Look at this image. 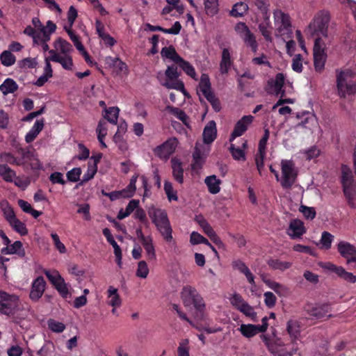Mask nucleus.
Instances as JSON below:
<instances>
[{
	"instance_id": "1",
	"label": "nucleus",
	"mask_w": 356,
	"mask_h": 356,
	"mask_svg": "<svg viewBox=\"0 0 356 356\" xmlns=\"http://www.w3.org/2000/svg\"><path fill=\"white\" fill-rule=\"evenodd\" d=\"M148 215L163 239L166 242H170L173 238L172 229L167 212L152 206L148 210Z\"/></svg>"
},
{
	"instance_id": "2",
	"label": "nucleus",
	"mask_w": 356,
	"mask_h": 356,
	"mask_svg": "<svg viewBox=\"0 0 356 356\" xmlns=\"http://www.w3.org/2000/svg\"><path fill=\"white\" fill-rule=\"evenodd\" d=\"M181 298L185 307L193 306L195 308L197 312V318L200 320L204 319L205 303L195 287L191 285L184 286L181 292Z\"/></svg>"
},
{
	"instance_id": "3",
	"label": "nucleus",
	"mask_w": 356,
	"mask_h": 356,
	"mask_svg": "<svg viewBox=\"0 0 356 356\" xmlns=\"http://www.w3.org/2000/svg\"><path fill=\"white\" fill-rule=\"evenodd\" d=\"M353 77V73L349 69L336 70L337 93L340 97L356 93V81L352 80Z\"/></svg>"
},
{
	"instance_id": "4",
	"label": "nucleus",
	"mask_w": 356,
	"mask_h": 356,
	"mask_svg": "<svg viewBox=\"0 0 356 356\" xmlns=\"http://www.w3.org/2000/svg\"><path fill=\"white\" fill-rule=\"evenodd\" d=\"M330 20V16L327 11H319L309 24V33L315 38H327Z\"/></svg>"
},
{
	"instance_id": "5",
	"label": "nucleus",
	"mask_w": 356,
	"mask_h": 356,
	"mask_svg": "<svg viewBox=\"0 0 356 356\" xmlns=\"http://www.w3.org/2000/svg\"><path fill=\"white\" fill-rule=\"evenodd\" d=\"M313 56L314 69L316 72L321 73L327 60L326 44L323 38L318 37L314 39Z\"/></svg>"
},
{
	"instance_id": "6",
	"label": "nucleus",
	"mask_w": 356,
	"mask_h": 356,
	"mask_svg": "<svg viewBox=\"0 0 356 356\" xmlns=\"http://www.w3.org/2000/svg\"><path fill=\"white\" fill-rule=\"evenodd\" d=\"M199 88L207 100L211 104L213 109L216 112H219L221 109L220 102L211 90L210 79L207 74H202L199 83Z\"/></svg>"
},
{
	"instance_id": "7",
	"label": "nucleus",
	"mask_w": 356,
	"mask_h": 356,
	"mask_svg": "<svg viewBox=\"0 0 356 356\" xmlns=\"http://www.w3.org/2000/svg\"><path fill=\"white\" fill-rule=\"evenodd\" d=\"M282 178L280 181L282 188L289 189L294 184L297 173L294 169L293 161L282 160L281 162Z\"/></svg>"
},
{
	"instance_id": "8",
	"label": "nucleus",
	"mask_w": 356,
	"mask_h": 356,
	"mask_svg": "<svg viewBox=\"0 0 356 356\" xmlns=\"http://www.w3.org/2000/svg\"><path fill=\"white\" fill-rule=\"evenodd\" d=\"M18 305V298L0 291V314L12 315Z\"/></svg>"
},
{
	"instance_id": "9",
	"label": "nucleus",
	"mask_w": 356,
	"mask_h": 356,
	"mask_svg": "<svg viewBox=\"0 0 356 356\" xmlns=\"http://www.w3.org/2000/svg\"><path fill=\"white\" fill-rule=\"evenodd\" d=\"M306 312L312 317L316 319L323 317H331L332 315L329 314L332 311L331 305L328 302L317 303V304H308L305 307Z\"/></svg>"
},
{
	"instance_id": "10",
	"label": "nucleus",
	"mask_w": 356,
	"mask_h": 356,
	"mask_svg": "<svg viewBox=\"0 0 356 356\" xmlns=\"http://www.w3.org/2000/svg\"><path fill=\"white\" fill-rule=\"evenodd\" d=\"M285 77L283 73H277L275 79L268 81L266 91L268 94H275L276 96L280 95L281 98L285 95V90H283Z\"/></svg>"
},
{
	"instance_id": "11",
	"label": "nucleus",
	"mask_w": 356,
	"mask_h": 356,
	"mask_svg": "<svg viewBox=\"0 0 356 356\" xmlns=\"http://www.w3.org/2000/svg\"><path fill=\"white\" fill-rule=\"evenodd\" d=\"M177 144L176 138H169L154 149V154L161 159H168L175 152Z\"/></svg>"
},
{
	"instance_id": "12",
	"label": "nucleus",
	"mask_w": 356,
	"mask_h": 356,
	"mask_svg": "<svg viewBox=\"0 0 356 356\" xmlns=\"http://www.w3.org/2000/svg\"><path fill=\"white\" fill-rule=\"evenodd\" d=\"M340 255L346 259L347 264L356 263V247L349 242L341 241L337 244Z\"/></svg>"
},
{
	"instance_id": "13",
	"label": "nucleus",
	"mask_w": 356,
	"mask_h": 356,
	"mask_svg": "<svg viewBox=\"0 0 356 356\" xmlns=\"http://www.w3.org/2000/svg\"><path fill=\"white\" fill-rule=\"evenodd\" d=\"M254 117L249 115H244L240 119L234 127V130L231 134L229 140L232 142L236 138L241 136L248 128V126L252 122Z\"/></svg>"
},
{
	"instance_id": "14",
	"label": "nucleus",
	"mask_w": 356,
	"mask_h": 356,
	"mask_svg": "<svg viewBox=\"0 0 356 356\" xmlns=\"http://www.w3.org/2000/svg\"><path fill=\"white\" fill-rule=\"evenodd\" d=\"M306 232L304 222L299 219H294L290 222L287 234L291 238L301 237Z\"/></svg>"
},
{
	"instance_id": "15",
	"label": "nucleus",
	"mask_w": 356,
	"mask_h": 356,
	"mask_svg": "<svg viewBox=\"0 0 356 356\" xmlns=\"http://www.w3.org/2000/svg\"><path fill=\"white\" fill-rule=\"evenodd\" d=\"M46 282L42 277H37L32 284V289L30 293V298L32 300H38L40 298L44 291Z\"/></svg>"
},
{
	"instance_id": "16",
	"label": "nucleus",
	"mask_w": 356,
	"mask_h": 356,
	"mask_svg": "<svg viewBox=\"0 0 356 356\" xmlns=\"http://www.w3.org/2000/svg\"><path fill=\"white\" fill-rule=\"evenodd\" d=\"M49 54L51 61L60 63L65 70H72L73 61L71 55L62 56L54 51H49Z\"/></svg>"
},
{
	"instance_id": "17",
	"label": "nucleus",
	"mask_w": 356,
	"mask_h": 356,
	"mask_svg": "<svg viewBox=\"0 0 356 356\" xmlns=\"http://www.w3.org/2000/svg\"><path fill=\"white\" fill-rule=\"evenodd\" d=\"M341 170V182L342 184V188L356 185V181L354 179L352 170L349 166L345 164H342Z\"/></svg>"
},
{
	"instance_id": "18",
	"label": "nucleus",
	"mask_w": 356,
	"mask_h": 356,
	"mask_svg": "<svg viewBox=\"0 0 356 356\" xmlns=\"http://www.w3.org/2000/svg\"><path fill=\"white\" fill-rule=\"evenodd\" d=\"M202 136L205 144H211L216 138V124L213 120L209 121L205 126Z\"/></svg>"
},
{
	"instance_id": "19",
	"label": "nucleus",
	"mask_w": 356,
	"mask_h": 356,
	"mask_svg": "<svg viewBox=\"0 0 356 356\" xmlns=\"http://www.w3.org/2000/svg\"><path fill=\"white\" fill-rule=\"evenodd\" d=\"M54 49H51L50 51H56L62 56L70 55L73 51V48L70 43L62 38L56 40L54 43Z\"/></svg>"
},
{
	"instance_id": "20",
	"label": "nucleus",
	"mask_w": 356,
	"mask_h": 356,
	"mask_svg": "<svg viewBox=\"0 0 356 356\" xmlns=\"http://www.w3.org/2000/svg\"><path fill=\"white\" fill-rule=\"evenodd\" d=\"M146 26L150 31H161L164 33L172 35H178L181 29V25L178 21L175 22L170 29H165L162 26H154L150 24H147Z\"/></svg>"
},
{
	"instance_id": "21",
	"label": "nucleus",
	"mask_w": 356,
	"mask_h": 356,
	"mask_svg": "<svg viewBox=\"0 0 356 356\" xmlns=\"http://www.w3.org/2000/svg\"><path fill=\"white\" fill-rule=\"evenodd\" d=\"M206 156L202 154L201 149L196 145L193 152V163L191 168L193 170L201 169L205 163Z\"/></svg>"
},
{
	"instance_id": "22",
	"label": "nucleus",
	"mask_w": 356,
	"mask_h": 356,
	"mask_svg": "<svg viewBox=\"0 0 356 356\" xmlns=\"http://www.w3.org/2000/svg\"><path fill=\"white\" fill-rule=\"evenodd\" d=\"M232 65V60L231 59V55L229 49L225 48L222 49L221 60L220 63V70L222 74L228 73L231 66Z\"/></svg>"
},
{
	"instance_id": "23",
	"label": "nucleus",
	"mask_w": 356,
	"mask_h": 356,
	"mask_svg": "<svg viewBox=\"0 0 356 356\" xmlns=\"http://www.w3.org/2000/svg\"><path fill=\"white\" fill-rule=\"evenodd\" d=\"M44 127V120H37L30 131L26 134L25 136V140L27 143H30L33 142L38 134L42 130Z\"/></svg>"
},
{
	"instance_id": "24",
	"label": "nucleus",
	"mask_w": 356,
	"mask_h": 356,
	"mask_svg": "<svg viewBox=\"0 0 356 356\" xmlns=\"http://www.w3.org/2000/svg\"><path fill=\"white\" fill-rule=\"evenodd\" d=\"M65 31L68 33L71 40L73 42L74 45L76 47V48L82 54V55L84 56L85 60L86 62L89 61V56L84 49V47L81 44V42L79 40V38L74 34V33L71 30L70 28H67V26L65 27Z\"/></svg>"
},
{
	"instance_id": "25",
	"label": "nucleus",
	"mask_w": 356,
	"mask_h": 356,
	"mask_svg": "<svg viewBox=\"0 0 356 356\" xmlns=\"http://www.w3.org/2000/svg\"><path fill=\"white\" fill-rule=\"evenodd\" d=\"M65 31L68 33L71 40L73 42L74 45L76 47V48L82 54V55L84 56L85 60L86 62L89 61V56L84 49V47L81 44V42L79 40V38L74 34V33L71 30L70 28H67V26L65 27Z\"/></svg>"
},
{
	"instance_id": "26",
	"label": "nucleus",
	"mask_w": 356,
	"mask_h": 356,
	"mask_svg": "<svg viewBox=\"0 0 356 356\" xmlns=\"http://www.w3.org/2000/svg\"><path fill=\"white\" fill-rule=\"evenodd\" d=\"M65 31L68 33L71 40L73 42L74 45L76 47V48L82 54V55L84 56L85 60L86 62L89 61V56L84 49V47L81 44V42L79 40V38L74 34V33L71 30L70 28H67V26L65 27Z\"/></svg>"
},
{
	"instance_id": "27",
	"label": "nucleus",
	"mask_w": 356,
	"mask_h": 356,
	"mask_svg": "<svg viewBox=\"0 0 356 356\" xmlns=\"http://www.w3.org/2000/svg\"><path fill=\"white\" fill-rule=\"evenodd\" d=\"M343 192L348 205L351 209H356V185L343 188Z\"/></svg>"
},
{
	"instance_id": "28",
	"label": "nucleus",
	"mask_w": 356,
	"mask_h": 356,
	"mask_svg": "<svg viewBox=\"0 0 356 356\" xmlns=\"http://www.w3.org/2000/svg\"><path fill=\"white\" fill-rule=\"evenodd\" d=\"M221 180L217 179L216 175H210L205 178L204 183L206 184L208 191L211 194H217L220 191V185Z\"/></svg>"
},
{
	"instance_id": "29",
	"label": "nucleus",
	"mask_w": 356,
	"mask_h": 356,
	"mask_svg": "<svg viewBox=\"0 0 356 356\" xmlns=\"http://www.w3.org/2000/svg\"><path fill=\"white\" fill-rule=\"evenodd\" d=\"M172 175L175 179L179 184H182L184 181V169L182 163L177 159H172L171 160Z\"/></svg>"
},
{
	"instance_id": "30",
	"label": "nucleus",
	"mask_w": 356,
	"mask_h": 356,
	"mask_svg": "<svg viewBox=\"0 0 356 356\" xmlns=\"http://www.w3.org/2000/svg\"><path fill=\"white\" fill-rule=\"evenodd\" d=\"M108 305L113 307H120L122 305V300L118 293V289L113 286H110L107 291Z\"/></svg>"
},
{
	"instance_id": "31",
	"label": "nucleus",
	"mask_w": 356,
	"mask_h": 356,
	"mask_svg": "<svg viewBox=\"0 0 356 356\" xmlns=\"http://www.w3.org/2000/svg\"><path fill=\"white\" fill-rule=\"evenodd\" d=\"M108 123L104 120H100L96 129L97 134V139L102 148H106L107 146L104 143V138L107 135Z\"/></svg>"
},
{
	"instance_id": "32",
	"label": "nucleus",
	"mask_w": 356,
	"mask_h": 356,
	"mask_svg": "<svg viewBox=\"0 0 356 356\" xmlns=\"http://www.w3.org/2000/svg\"><path fill=\"white\" fill-rule=\"evenodd\" d=\"M239 331L246 338L253 337L261 332L259 326L253 324H242L240 326Z\"/></svg>"
},
{
	"instance_id": "33",
	"label": "nucleus",
	"mask_w": 356,
	"mask_h": 356,
	"mask_svg": "<svg viewBox=\"0 0 356 356\" xmlns=\"http://www.w3.org/2000/svg\"><path fill=\"white\" fill-rule=\"evenodd\" d=\"M161 55L163 58H168L175 63L181 60V57L177 53L175 47L172 45L162 48Z\"/></svg>"
},
{
	"instance_id": "34",
	"label": "nucleus",
	"mask_w": 356,
	"mask_h": 356,
	"mask_svg": "<svg viewBox=\"0 0 356 356\" xmlns=\"http://www.w3.org/2000/svg\"><path fill=\"white\" fill-rule=\"evenodd\" d=\"M274 17L275 22L281 24L280 28L287 30L291 26L290 17L288 14L281 10H276L274 13Z\"/></svg>"
},
{
	"instance_id": "35",
	"label": "nucleus",
	"mask_w": 356,
	"mask_h": 356,
	"mask_svg": "<svg viewBox=\"0 0 356 356\" xmlns=\"http://www.w3.org/2000/svg\"><path fill=\"white\" fill-rule=\"evenodd\" d=\"M16 173L6 164H0V177L6 182H13Z\"/></svg>"
},
{
	"instance_id": "36",
	"label": "nucleus",
	"mask_w": 356,
	"mask_h": 356,
	"mask_svg": "<svg viewBox=\"0 0 356 356\" xmlns=\"http://www.w3.org/2000/svg\"><path fill=\"white\" fill-rule=\"evenodd\" d=\"M267 264L270 268L280 271H284L292 266L291 262L283 261L278 259H270L267 261Z\"/></svg>"
},
{
	"instance_id": "37",
	"label": "nucleus",
	"mask_w": 356,
	"mask_h": 356,
	"mask_svg": "<svg viewBox=\"0 0 356 356\" xmlns=\"http://www.w3.org/2000/svg\"><path fill=\"white\" fill-rule=\"evenodd\" d=\"M201 228L203 229L204 234H206L209 238L217 245L220 246L222 245V242L220 237L216 234L213 227L209 222H207Z\"/></svg>"
},
{
	"instance_id": "38",
	"label": "nucleus",
	"mask_w": 356,
	"mask_h": 356,
	"mask_svg": "<svg viewBox=\"0 0 356 356\" xmlns=\"http://www.w3.org/2000/svg\"><path fill=\"white\" fill-rule=\"evenodd\" d=\"M165 111H168L173 115H175L177 119L181 120L184 124H187V120L188 119L186 113L180 109L179 108L175 107L170 105H168L165 106Z\"/></svg>"
},
{
	"instance_id": "39",
	"label": "nucleus",
	"mask_w": 356,
	"mask_h": 356,
	"mask_svg": "<svg viewBox=\"0 0 356 356\" xmlns=\"http://www.w3.org/2000/svg\"><path fill=\"white\" fill-rule=\"evenodd\" d=\"M17 89V84L11 79H6L0 86V91L5 95L14 92Z\"/></svg>"
},
{
	"instance_id": "40",
	"label": "nucleus",
	"mask_w": 356,
	"mask_h": 356,
	"mask_svg": "<svg viewBox=\"0 0 356 356\" xmlns=\"http://www.w3.org/2000/svg\"><path fill=\"white\" fill-rule=\"evenodd\" d=\"M286 330L293 341L296 340L300 335V325L296 321H289L287 323Z\"/></svg>"
},
{
	"instance_id": "41",
	"label": "nucleus",
	"mask_w": 356,
	"mask_h": 356,
	"mask_svg": "<svg viewBox=\"0 0 356 356\" xmlns=\"http://www.w3.org/2000/svg\"><path fill=\"white\" fill-rule=\"evenodd\" d=\"M142 245L146 252L147 258L149 261L156 259V252L154 246L153 245L152 238H147L145 241L142 243Z\"/></svg>"
},
{
	"instance_id": "42",
	"label": "nucleus",
	"mask_w": 356,
	"mask_h": 356,
	"mask_svg": "<svg viewBox=\"0 0 356 356\" xmlns=\"http://www.w3.org/2000/svg\"><path fill=\"white\" fill-rule=\"evenodd\" d=\"M241 38L244 42L249 46L253 52H257L258 49V43L256 40L254 35L250 31H248L245 35H242Z\"/></svg>"
},
{
	"instance_id": "43",
	"label": "nucleus",
	"mask_w": 356,
	"mask_h": 356,
	"mask_svg": "<svg viewBox=\"0 0 356 356\" xmlns=\"http://www.w3.org/2000/svg\"><path fill=\"white\" fill-rule=\"evenodd\" d=\"M204 9L208 15L213 16L218 12V0H203Z\"/></svg>"
},
{
	"instance_id": "44",
	"label": "nucleus",
	"mask_w": 356,
	"mask_h": 356,
	"mask_svg": "<svg viewBox=\"0 0 356 356\" xmlns=\"http://www.w3.org/2000/svg\"><path fill=\"white\" fill-rule=\"evenodd\" d=\"M105 112L104 118L106 120L113 124H116L120 109L118 107H109L108 109H106Z\"/></svg>"
},
{
	"instance_id": "45",
	"label": "nucleus",
	"mask_w": 356,
	"mask_h": 356,
	"mask_svg": "<svg viewBox=\"0 0 356 356\" xmlns=\"http://www.w3.org/2000/svg\"><path fill=\"white\" fill-rule=\"evenodd\" d=\"M248 6L243 2L236 3L232 8L230 14L232 16L238 17H242L247 12Z\"/></svg>"
},
{
	"instance_id": "46",
	"label": "nucleus",
	"mask_w": 356,
	"mask_h": 356,
	"mask_svg": "<svg viewBox=\"0 0 356 356\" xmlns=\"http://www.w3.org/2000/svg\"><path fill=\"white\" fill-rule=\"evenodd\" d=\"M177 64H179V67L184 70V72L191 78L196 79V73L195 68L188 61L184 60L181 58V60H179Z\"/></svg>"
},
{
	"instance_id": "47",
	"label": "nucleus",
	"mask_w": 356,
	"mask_h": 356,
	"mask_svg": "<svg viewBox=\"0 0 356 356\" xmlns=\"http://www.w3.org/2000/svg\"><path fill=\"white\" fill-rule=\"evenodd\" d=\"M239 310L240 312L243 313L245 316L250 318L252 321L257 322V315L254 312V308L250 305L248 302L242 306Z\"/></svg>"
},
{
	"instance_id": "48",
	"label": "nucleus",
	"mask_w": 356,
	"mask_h": 356,
	"mask_svg": "<svg viewBox=\"0 0 356 356\" xmlns=\"http://www.w3.org/2000/svg\"><path fill=\"white\" fill-rule=\"evenodd\" d=\"M102 233L106 237V241L113 246L114 249V253H119V251L121 250V248L115 241L113 235L111 234V230L108 228H104L102 231Z\"/></svg>"
},
{
	"instance_id": "49",
	"label": "nucleus",
	"mask_w": 356,
	"mask_h": 356,
	"mask_svg": "<svg viewBox=\"0 0 356 356\" xmlns=\"http://www.w3.org/2000/svg\"><path fill=\"white\" fill-rule=\"evenodd\" d=\"M270 131L268 129H264V133L259 142L258 153L259 154H266L267 142L269 139Z\"/></svg>"
},
{
	"instance_id": "50",
	"label": "nucleus",
	"mask_w": 356,
	"mask_h": 356,
	"mask_svg": "<svg viewBox=\"0 0 356 356\" xmlns=\"http://www.w3.org/2000/svg\"><path fill=\"white\" fill-rule=\"evenodd\" d=\"M0 59L5 66H10L15 63V57L10 51H3L0 56Z\"/></svg>"
},
{
	"instance_id": "51",
	"label": "nucleus",
	"mask_w": 356,
	"mask_h": 356,
	"mask_svg": "<svg viewBox=\"0 0 356 356\" xmlns=\"http://www.w3.org/2000/svg\"><path fill=\"white\" fill-rule=\"evenodd\" d=\"M163 86L168 89H175L177 90L181 91L184 95L186 94V90L184 88V84L181 81L175 80L171 81V82L165 81L162 84Z\"/></svg>"
},
{
	"instance_id": "52",
	"label": "nucleus",
	"mask_w": 356,
	"mask_h": 356,
	"mask_svg": "<svg viewBox=\"0 0 356 356\" xmlns=\"http://www.w3.org/2000/svg\"><path fill=\"white\" fill-rule=\"evenodd\" d=\"M48 327L54 332L60 333L65 329V325L54 319H49L47 321Z\"/></svg>"
},
{
	"instance_id": "53",
	"label": "nucleus",
	"mask_w": 356,
	"mask_h": 356,
	"mask_svg": "<svg viewBox=\"0 0 356 356\" xmlns=\"http://www.w3.org/2000/svg\"><path fill=\"white\" fill-rule=\"evenodd\" d=\"M44 274L54 286L57 285L63 280L57 270H44Z\"/></svg>"
},
{
	"instance_id": "54",
	"label": "nucleus",
	"mask_w": 356,
	"mask_h": 356,
	"mask_svg": "<svg viewBox=\"0 0 356 356\" xmlns=\"http://www.w3.org/2000/svg\"><path fill=\"white\" fill-rule=\"evenodd\" d=\"M230 302L233 307H234L237 310H240L242 308L243 305H245L247 302L244 300L243 297L238 293H234L230 298Z\"/></svg>"
},
{
	"instance_id": "55",
	"label": "nucleus",
	"mask_w": 356,
	"mask_h": 356,
	"mask_svg": "<svg viewBox=\"0 0 356 356\" xmlns=\"http://www.w3.org/2000/svg\"><path fill=\"white\" fill-rule=\"evenodd\" d=\"M334 239V236L328 232H323L321 238V243L325 250H329L331 248L332 242Z\"/></svg>"
},
{
	"instance_id": "56",
	"label": "nucleus",
	"mask_w": 356,
	"mask_h": 356,
	"mask_svg": "<svg viewBox=\"0 0 356 356\" xmlns=\"http://www.w3.org/2000/svg\"><path fill=\"white\" fill-rule=\"evenodd\" d=\"M124 134L115 132L113 137V142L118 146L119 149L124 152L127 149V143L124 140Z\"/></svg>"
},
{
	"instance_id": "57",
	"label": "nucleus",
	"mask_w": 356,
	"mask_h": 356,
	"mask_svg": "<svg viewBox=\"0 0 356 356\" xmlns=\"http://www.w3.org/2000/svg\"><path fill=\"white\" fill-rule=\"evenodd\" d=\"M264 282L275 293L279 295H282L286 291V288L281 284L270 280H264Z\"/></svg>"
},
{
	"instance_id": "58",
	"label": "nucleus",
	"mask_w": 356,
	"mask_h": 356,
	"mask_svg": "<svg viewBox=\"0 0 356 356\" xmlns=\"http://www.w3.org/2000/svg\"><path fill=\"white\" fill-rule=\"evenodd\" d=\"M164 191L165 192V194H166L169 201H172V200L177 201L178 200L177 191H175L173 190L172 185L170 182L165 181Z\"/></svg>"
},
{
	"instance_id": "59",
	"label": "nucleus",
	"mask_w": 356,
	"mask_h": 356,
	"mask_svg": "<svg viewBox=\"0 0 356 356\" xmlns=\"http://www.w3.org/2000/svg\"><path fill=\"white\" fill-rule=\"evenodd\" d=\"M259 29L266 41L271 42V28L268 22H262L259 25Z\"/></svg>"
},
{
	"instance_id": "60",
	"label": "nucleus",
	"mask_w": 356,
	"mask_h": 356,
	"mask_svg": "<svg viewBox=\"0 0 356 356\" xmlns=\"http://www.w3.org/2000/svg\"><path fill=\"white\" fill-rule=\"evenodd\" d=\"M149 273V268L146 261H140L138 264L136 276L141 278H146Z\"/></svg>"
},
{
	"instance_id": "61",
	"label": "nucleus",
	"mask_w": 356,
	"mask_h": 356,
	"mask_svg": "<svg viewBox=\"0 0 356 356\" xmlns=\"http://www.w3.org/2000/svg\"><path fill=\"white\" fill-rule=\"evenodd\" d=\"M10 226L21 235H26L28 232L25 225L17 218L10 223Z\"/></svg>"
},
{
	"instance_id": "62",
	"label": "nucleus",
	"mask_w": 356,
	"mask_h": 356,
	"mask_svg": "<svg viewBox=\"0 0 356 356\" xmlns=\"http://www.w3.org/2000/svg\"><path fill=\"white\" fill-rule=\"evenodd\" d=\"M54 350V345L51 341H47L44 345L38 351L39 356H49Z\"/></svg>"
},
{
	"instance_id": "63",
	"label": "nucleus",
	"mask_w": 356,
	"mask_h": 356,
	"mask_svg": "<svg viewBox=\"0 0 356 356\" xmlns=\"http://www.w3.org/2000/svg\"><path fill=\"white\" fill-rule=\"evenodd\" d=\"M230 152L235 160L240 161L245 159L244 151L239 147H236L234 145L230 146Z\"/></svg>"
},
{
	"instance_id": "64",
	"label": "nucleus",
	"mask_w": 356,
	"mask_h": 356,
	"mask_svg": "<svg viewBox=\"0 0 356 356\" xmlns=\"http://www.w3.org/2000/svg\"><path fill=\"white\" fill-rule=\"evenodd\" d=\"M188 343L189 341L188 339H184L179 343V346L177 348L178 356H190L189 347L188 346Z\"/></svg>"
}]
</instances>
